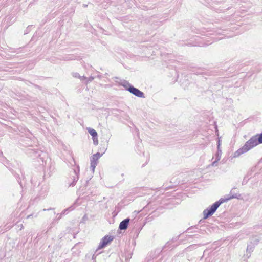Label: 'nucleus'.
I'll return each mask as SVG.
<instances>
[{"instance_id":"obj_11","label":"nucleus","mask_w":262,"mask_h":262,"mask_svg":"<svg viewBox=\"0 0 262 262\" xmlns=\"http://www.w3.org/2000/svg\"><path fill=\"white\" fill-rule=\"evenodd\" d=\"M87 130L89 134L92 136V138H96L98 136L97 133L95 129L89 127L88 128Z\"/></svg>"},{"instance_id":"obj_23","label":"nucleus","mask_w":262,"mask_h":262,"mask_svg":"<svg viewBox=\"0 0 262 262\" xmlns=\"http://www.w3.org/2000/svg\"><path fill=\"white\" fill-rule=\"evenodd\" d=\"M54 210V208L50 207V208H49L48 209H43L42 211H49V210Z\"/></svg>"},{"instance_id":"obj_7","label":"nucleus","mask_w":262,"mask_h":262,"mask_svg":"<svg viewBox=\"0 0 262 262\" xmlns=\"http://www.w3.org/2000/svg\"><path fill=\"white\" fill-rule=\"evenodd\" d=\"M222 39V38H215V39H210V40H207L206 41V42H204V43H202V42H200V41H197L195 43H189L190 45H191V46H204L205 45H210L214 41H218L220 39Z\"/></svg>"},{"instance_id":"obj_25","label":"nucleus","mask_w":262,"mask_h":262,"mask_svg":"<svg viewBox=\"0 0 262 262\" xmlns=\"http://www.w3.org/2000/svg\"><path fill=\"white\" fill-rule=\"evenodd\" d=\"M10 170L11 171V172H12V173L15 176V177H17V176L16 175L15 173L14 172V170H12V169H10Z\"/></svg>"},{"instance_id":"obj_31","label":"nucleus","mask_w":262,"mask_h":262,"mask_svg":"<svg viewBox=\"0 0 262 262\" xmlns=\"http://www.w3.org/2000/svg\"><path fill=\"white\" fill-rule=\"evenodd\" d=\"M106 149H107V148H106V147H103V151H103V153H104V152H105V151L106 150Z\"/></svg>"},{"instance_id":"obj_32","label":"nucleus","mask_w":262,"mask_h":262,"mask_svg":"<svg viewBox=\"0 0 262 262\" xmlns=\"http://www.w3.org/2000/svg\"><path fill=\"white\" fill-rule=\"evenodd\" d=\"M61 216V215H60V216H58V220H59V219H60Z\"/></svg>"},{"instance_id":"obj_28","label":"nucleus","mask_w":262,"mask_h":262,"mask_svg":"<svg viewBox=\"0 0 262 262\" xmlns=\"http://www.w3.org/2000/svg\"><path fill=\"white\" fill-rule=\"evenodd\" d=\"M211 260V258L207 257L206 258V262H210Z\"/></svg>"},{"instance_id":"obj_6","label":"nucleus","mask_w":262,"mask_h":262,"mask_svg":"<svg viewBox=\"0 0 262 262\" xmlns=\"http://www.w3.org/2000/svg\"><path fill=\"white\" fill-rule=\"evenodd\" d=\"M113 237L112 236H105L101 239L98 247V249H101L104 248L110 242L113 241Z\"/></svg>"},{"instance_id":"obj_22","label":"nucleus","mask_w":262,"mask_h":262,"mask_svg":"<svg viewBox=\"0 0 262 262\" xmlns=\"http://www.w3.org/2000/svg\"><path fill=\"white\" fill-rule=\"evenodd\" d=\"M221 141L220 139L217 141V148L219 149L221 148Z\"/></svg>"},{"instance_id":"obj_13","label":"nucleus","mask_w":262,"mask_h":262,"mask_svg":"<svg viewBox=\"0 0 262 262\" xmlns=\"http://www.w3.org/2000/svg\"><path fill=\"white\" fill-rule=\"evenodd\" d=\"M235 188H233L231 189V190L230 191V196H228L227 198L228 197H230L231 196L233 195V194H236L237 195H238V196L237 198H236V199H239L241 195L240 194H238V193H235V192L234 191V190L235 189Z\"/></svg>"},{"instance_id":"obj_33","label":"nucleus","mask_w":262,"mask_h":262,"mask_svg":"<svg viewBox=\"0 0 262 262\" xmlns=\"http://www.w3.org/2000/svg\"><path fill=\"white\" fill-rule=\"evenodd\" d=\"M199 39V37H197V39H195V40H198Z\"/></svg>"},{"instance_id":"obj_14","label":"nucleus","mask_w":262,"mask_h":262,"mask_svg":"<svg viewBox=\"0 0 262 262\" xmlns=\"http://www.w3.org/2000/svg\"><path fill=\"white\" fill-rule=\"evenodd\" d=\"M172 243V241H168V242H167L166 243V244L164 245V246L163 247V248L162 250L161 251V252H162V250H163L165 248H170V245H171Z\"/></svg>"},{"instance_id":"obj_34","label":"nucleus","mask_w":262,"mask_h":262,"mask_svg":"<svg viewBox=\"0 0 262 262\" xmlns=\"http://www.w3.org/2000/svg\"><path fill=\"white\" fill-rule=\"evenodd\" d=\"M202 222V220H201L200 221L199 223L201 224Z\"/></svg>"},{"instance_id":"obj_2","label":"nucleus","mask_w":262,"mask_h":262,"mask_svg":"<svg viewBox=\"0 0 262 262\" xmlns=\"http://www.w3.org/2000/svg\"><path fill=\"white\" fill-rule=\"evenodd\" d=\"M238 196L236 194H233L230 197L221 198L218 201L213 203L210 207L207 208L203 211V219H206L213 214L221 204L227 202L228 201L234 199V198H237Z\"/></svg>"},{"instance_id":"obj_10","label":"nucleus","mask_w":262,"mask_h":262,"mask_svg":"<svg viewBox=\"0 0 262 262\" xmlns=\"http://www.w3.org/2000/svg\"><path fill=\"white\" fill-rule=\"evenodd\" d=\"M73 173L74 175L72 176V182L69 183V186L71 187H73L75 185L76 182H77L79 179L78 174L75 170L73 171Z\"/></svg>"},{"instance_id":"obj_18","label":"nucleus","mask_w":262,"mask_h":262,"mask_svg":"<svg viewBox=\"0 0 262 262\" xmlns=\"http://www.w3.org/2000/svg\"><path fill=\"white\" fill-rule=\"evenodd\" d=\"M73 77H75V78H81V76L79 75V74L78 73H73Z\"/></svg>"},{"instance_id":"obj_8","label":"nucleus","mask_w":262,"mask_h":262,"mask_svg":"<svg viewBox=\"0 0 262 262\" xmlns=\"http://www.w3.org/2000/svg\"><path fill=\"white\" fill-rule=\"evenodd\" d=\"M29 150L30 152L29 154L30 156L32 157L33 158L39 157H40V159L42 158L41 156V155L43 154V152L41 150H38V149H32Z\"/></svg>"},{"instance_id":"obj_24","label":"nucleus","mask_w":262,"mask_h":262,"mask_svg":"<svg viewBox=\"0 0 262 262\" xmlns=\"http://www.w3.org/2000/svg\"><path fill=\"white\" fill-rule=\"evenodd\" d=\"M94 79V77H90L88 79V82H91Z\"/></svg>"},{"instance_id":"obj_5","label":"nucleus","mask_w":262,"mask_h":262,"mask_svg":"<svg viewBox=\"0 0 262 262\" xmlns=\"http://www.w3.org/2000/svg\"><path fill=\"white\" fill-rule=\"evenodd\" d=\"M259 242V240L255 237L253 239L252 241H251L247 245V256L249 257L250 256L251 253L253 251L255 245H257Z\"/></svg>"},{"instance_id":"obj_19","label":"nucleus","mask_w":262,"mask_h":262,"mask_svg":"<svg viewBox=\"0 0 262 262\" xmlns=\"http://www.w3.org/2000/svg\"><path fill=\"white\" fill-rule=\"evenodd\" d=\"M98 249H97L96 251L95 252H96L97 251ZM96 253H95L92 256V260H93V262H96Z\"/></svg>"},{"instance_id":"obj_30","label":"nucleus","mask_w":262,"mask_h":262,"mask_svg":"<svg viewBox=\"0 0 262 262\" xmlns=\"http://www.w3.org/2000/svg\"><path fill=\"white\" fill-rule=\"evenodd\" d=\"M20 49V48H19V49H16V51H13L14 52H16L17 53H19V52H18V50H19Z\"/></svg>"},{"instance_id":"obj_9","label":"nucleus","mask_w":262,"mask_h":262,"mask_svg":"<svg viewBox=\"0 0 262 262\" xmlns=\"http://www.w3.org/2000/svg\"><path fill=\"white\" fill-rule=\"evenodd\" d=\"M129 221H130L129 218H126V219L123 220L122 221H121L119 224V229L120 230H126L128 226Z\"/></svg>"},{"instance_id":"obj_16","label":"nucleus","mask_w":262,"mask_h":262,"mask_svg":"<svg viewBox=\"0 0 262 262\" xmlns=\"http://www.w3.org/2000/svg\"><path fill=\"white\" fill-rule=\"evenodd\" d=\"M73 210V208H72V207H69V208L64 210L63 211H62V212L60 214V215L65 214L66 213L67 211H70V210Z\"/></svg>"},{"instance_id":"obj_20","label":"nucleus","mask_w":262,"mask_h":262,"mask_svg":"<svg viewBox=\"0 0 262 262\" xmlns=\"http://www.w3.org/2000/svg\"><path fill=\"white\" fill-rule=\"evenodd\" d=\"M37 217L38 216V214L36 213L35 214V215H34V214H30L29 215L27 216V219H29V218H30L31 217Z\"/></svg>"},{"instance_id":"obj_29","label":"nucleus","mask_w":262,"mask_h":262,"mask_svg":"<svg viewBox=\"0 0 262 262\" xmlns=\"http://www.w3.org/2000/svg\"><path fill=\"white\" fill-rule=\"evenodd\" d=\"M73 59H74V58H73V57H70V58H67L66 60H73Z\"/></svg>"},{"instance_id":"obj_1","label":"nucleus","mask_w":262,"mask_h":262,"mask_svg":"<svg viewBox=\"0 0 262 262\" xmlns=\"http://www.w3.org/2000/svg\"><path fill=\"white\" fill-rule=\"evenodd\" d=\"M260 144H262V133L252 136L242 147L234 153V157L239 156Z\"/></svg>"},{"instance_id":"obj_26","label":"nucleus","mask_w":262,"mask_h":262,"mask_svg":"<svg viewBox=\"0 0 262 262\" xmlns=\"http://www.w3.org/2000/svg\"><path fill=\"white\" fill-rule=\"evenodd\" d=\"M34 28V27H33V26H29V27H28V28H27L28 31H32V30H30V29H31V28Z\"/></svg>"},{"instance_id":"obj_12","label":"nucleus","mask_w":262,"mask_h":262,"mask_svg":"<svg viewBox=\"0 0 262 262\" xmlns=\"http://www.w3.org/2000/svg\"><path fill=\"white\" fill-rule=\"evenodd\" d=\"M222 156V150L221 148H217V151L215 154V159H217V160H220L221 159Z\"/></svg>"},{"instance_id":"obj_4","label":"nucleus","mask_w":262,"mask_h":262,"mask_svg":"<svg viewBox=\"0 0 262 262\" xmlns=\"http://www.w3.org/2000/svg\"><path fill=\"white\" fill-rule=\"evenodd\" d=\"M103 155V154H100L99 152H97L95 154H94L92 157L90 159L91 162V166L90 169L94 172L95 168L97 165V161L98 159Z\"/></svg>"},{"instance_id":"obj_15","label":"nucleus","mask_w":262,"mask_h":262,"mask_svg":"<svg viewBox=\"0 0 262 262\" xmlns=\"http://www.w3.org/2000/svg\"><path fill=\"white\" fill-rule=\"evenodd\" d=\"M250 178L248 177V176H246L243 179V180L242 181V185H245L247 183L248 180H249Z\"/></svg>"},{"instance_id":"obj_27","label":"nucleus","mask_w":262,"mask_h":262,"mask_svg":"<svg viewBox=\"0 0 262 262\" xmlns=\"http://www.w3.org/2000/svg\"><path fill=\"white\" fill-rule=\"evenodd\" d=\"M81 80H85L87 79V78L85 76H81V78H79Z\"/></svg>"},{"instance_id":"obj_21","label":"nucleus","mask_w":262,"mask_h":262,"mask_svg":"<svg viewBox=\"0 0 262 262\" xmlns=\"http://www.w3.org/2000/svg\"><path fill=\"white\" fill-rule=\"evenodd\" d=\"M219 160H217V159H215V160L214 161H213L212 163H211V165L212 166H215L217 165V162L219 161Z\"/></svg>"},{"instance_id":"obj_35","label":"nucleus","mask_w":262,"mask_h":262,"mask_svg":"<svg viewBox=\"0 0 262 262\" xmlns=\"http://www.w3.org/2000/svg\"><path fill=\"white\" fill-rule=\"evenodd\" d=\"M49 262H51V260H50Z\"/></svg>"},{"instance_id":"obj_3","label":"nucleus","mask_w":262,"mask_h":262,"mask_svg":"<svg viewBox=\"0 0 262 262\" xmlns=\"http://www.w3.org/2000/svg\"><path fill=\"white\" fill-rule=\"evenodd\" d=\"M126 90L129 91L130 93L139 98H145L143 92L133 86L127 81L123 80L120 83Z\"/></svg>"},{"instance_id":"obj_17","label":"nucleus","mask_w":262,"mask_h":262,"mask_svg":"<svg viewBox=\"0 0 262 262\" xmlns=\"http://www.w3.org/2000/svg\"><path fill=\"white\" fill-rule=\"evenodd\" d=\"M93 140V143L95 145H97L98 144V136L96 138H92Z\"/></svg>"}]
</instances>
